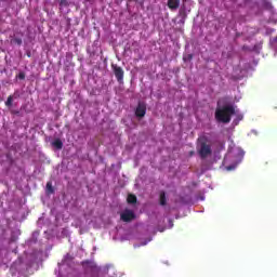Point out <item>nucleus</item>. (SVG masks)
I'll return each mask as SVG.
<instances>
[{
	"mask_svg": "<svg viewBox=\"0 0 277 277\" xmlns=\"http://www.w3.org/2000/svg\"><path fill=\"white\" fill-rule=\"evenodd\" d=\"M192 60H194V54H188L184 57V62H192Z\"/></svg>",
	"mask_w": 277,
	"mask_h": 277,
	"instance_id": "nucleus-16",
	"label": "nucleus"
},
{
	"mask_svg": "<svg viewBox=\"0 0 277 277\" xmlns=\"http://www.w3.org/2000/svg\"><path fill=\"white\" fill-rule=\"evenodd\" d=\"M120 220H122V222H133V220H135V212L132 210H124L120 214Z\"/></svg>",
	"mask_w": 277,
	"mask_h": 277,
	"instance_id": "nucleus-4",
	"label": "nucleus"
},
{
	"mask_svg": "<svg viewBox=\"0 0 277 277\" xmlns=\"http://www.w3.org/2000/svg\"><path fill=\"white\" fill-rule=\"evenodd\" d=\"M14 102V96L13 95H9L6 101H5V106L6 107H12V103Z\"/></svg>",
	"mask_w": 277,
	"mask_h": 277,
	"instance_id": "nucleus-12",
	"label": "nucleus"
},
{
	"mask_svg": "<svg viewBox=\"0 0 277 277\" xmlns=\"http://www.w3.org/2000/svg\"><path fill=\"white\" fill-rule=\"evenodd\" d=\"M127 202L129 205H135L137 202V197L133 194L128 195Z\"/></svg>",
	"mask_w": 277,
	"mask_h": 277,
	"instance_id": "nucleus-9",
	"label": "nucleus"
},
{
	"mask_svg": "<svg viewBox=\"0 0 277 277\" xmlns=\"http://www.w3.org/2000/svg\"><path fill=\"white\" fill-rule=\"evenodd\" d=\"M111 69L118 83H122L124 81V69L117 64H111Z\"/></svg>",
	"mask_w": 277,
	"mask_h": 277,
	"instance_id": "nucleus-3",
	"label": "nucleus"
},
{
	"mask_svg": "<svg viewBox=\"0 0 277 277\" xmlns=\"http://www.w3.org/2000/svg\"><path fill=\"white\" fill-rule=\"evenodd\" d=\"M197 153L201 159H207V157L213 154V150L211 149V145L207 144V141H201L197 146Z\"/></svg>",
	"mask_w": 277,
	"mask_h": 277,
	"instance_id": "nucleus-2",
	"label": "nucleus"
},
{
	"mask_svg": "<svg viewBox=\"0 0 277 277\" xmlns=\"http://www.w3.org/2000/svg\"><path fill=\"white\" fill-rule=\"evenodd\" d=\"M17 79H19L21 81L25 80V72L21 71V72L17 75Z\"/></svg>",
	"mask_w": 277,
	"mask_h": 277,
	"instance_id": "nucleus-17",
	"label": "nucleus"
},
{
	"mask_svg": "<svg viewBox=\"0 0 277 277\" xmlns=\"http://www.w3.org/2000/svg\"><path fill=\"white\" fill-rule=\"evenodd\" d=\"M60 6L61 8H68V0H61L60 1Z\"/></svg>",
	"mask_w": 277,
	"mask_h": 277,
	"instance_id": "nucleus-14",
	"label": "nucleus"
},
{
	"mask_svg": "<svg viewBox=\"0 0 277 277\" xmlns=\"http://www.w3.org/2000/svg\"><path fill=\"white\" fill-rule=\"evenodd\" d=\"M235 168H237V164L227 166V167H226V170H227L228 172H230V170H235Z\"/></svg>",
	"mask_w": 277,
	"mask_h": 277,
	"instance_id": "nucleus-19",
	"label": "nucleus"
},
{
	"mask_svg": "<svg viewBox=\"0 0 277 277\" xmlns=\"http://www.w3.org/2000/svg\"><path fill=\"white\" fill-rule=\"evenodd\" d=\"M167 5L169 10H179L181 6V0H168Z\"/></svg>",
	"mask_w": 277,
	"mask_h": 277,
	"instance_id": "nucleus-6",
	"label": "nucleus"
},
{
	"mask_svg": "<svg viewBox=\"0 0 277 277\" xmlns=\"http://www.w3.org/2000/svg\"><path fill=\"white\" fill-rule=\"evenodd\" d=\"M136 118H144L146 116V104L138 103L135 109Z\"/></svg>",
	"mask_w": 277,
	"mask_h": 277,
	"instance_id": "nucleus-5",
	"label": "nucleus"
},
{
	"mask_svg": "<svg viewBox=\"0 0 277 277\" xmlns=\"http://www.w3.org/2000/svg\"><path fill=\"white\" fill-rule=\"evenodd\" d=\"M45 187H47L48 194H55V188H53L52 182H48Z\"/></svg>",
	"mask_w": 277,
	"mask_h": 277,
	"instance_id": "nucleus-11",
	"label": "nucleus"
},
{
	"mask_svg": "<svg viewBox=\"0 0 277 277\" xmlns=\"http://www.w3.org/2000/svg\"><path fill=\"white\" fill-rule=\"evenodd\" d=\"M159 202L161 207H166V205H168V199L166 198V192L160 193Z\"/></svg>",
	"mask_w": 277,
	"mask_h": 277,
	"instance_id": "nucleus-8",
	"label": "nucleus"
},
{
	"mask_svg": "<svg viewBox=\"0 0 277 277\" xmlns=\"http://www.w3.org/2000/svg\"><path fill=\"white\" fill-rule=\"evenodd\" d=\"M11 114H12L13 116H23V114H21V110H14V109H12V110H11Z\"/></svg>",
	"mask_w": 277,
	"mask_h": 277,
	"instance_id": "nucleus-18",
	"label": "nucleus"
},
{
	"mask_svg": "<svg viewBox=\"0 0 277 277\" xmlns=\"http://www.w3.org/2000/svg\"><path fill=\"white\" fill-rule=\"evenodd\" d=\"M180 16L183 18L182 23H185V18H187V13L185 10H180Z\"/></svg>",
	"mask_w": 277,
	"mask_h": 277,
	"instance_id": "nucleus-13",
	"label": "nucleus"
},
{
	"mask_svg": "<svg viewBox=\"0 0 277 277\" xmlns=\"http://www.w3.org/2000/svg\"><path fill=\"white\" fill-rule=\"evenodd\" d=\"M237 155H238V158H239V159H243L245 153L242 151L241 148H238V149H237Z\"/></svg>",
	"mask_w": 277,
	"mask_h": 277,
	"instance_id": "nucleus-15",
	"label": "nucleus"
},
{
	"mask_svg": "<svg viewBox=\"0 0 277 277\" xmlns=\"http://www.w3.org/2000/svg\"><path fill=\"white\" fill-rule=\"evenodd\" d=\"M190 155H194V151H190Z\"/></svg>",
	"mask_w": 277,
	"mask_h": 277,
	"instance_id": "nucleus-22",
	"label": "nucleus"
},
{
	"mask_svg": "<svg viewBox=\"0 0 277 277\" xmlns=\"http://www.w3.org/2000/svg\"><path fill=\"white\" fill-rule=\"evenodd\" d=\"M27 55H28V57H31V54H30V53H28Z\"/></svg>",
	"mask_w": 277,
	"mask_h": 277,
	"instance_id": "nucleus-20",
	"label": "nucleus"
},
{
	"mask_svg": "<svg viewBox=\"0 0 277 277\" xmlns=\"http://www.w3.org/2000/svg\"><path fill=\"white\" fill-rule=\"evenodd\" d=\"M52 146H54V148H57V150H62V148H64V143L62 142V140L56 138L53 141Z\"/></svg>",
	"mask_w": 277,
	"mask_h": 277,
	"instance_id": "nucleus-7",
	"label": "nucleus"
},
{
	"mask_svg": "<svg viewBox=\"0 0 277 277\" xmlns=\"http://www.w3.org/2000/svg\"><path fill=\"white\" fill-rule=\"evenodd\" d=\"M128 1H137V0H128Z\"/></svg>",
	"mask_w": 277,
	"mask_h": 277,
	"instance_id": "nucleus-21",
	"label": "nucleus"
},
{
	"mask_svg": "<svg viewBox=\"0 0 277 277\" xmlns=\"http://www.w3.org/2000/svg\"><path fill=\"white\" fill-rule=\"evenodd\" d=\"M233 116H235V106L224 105L221 108H216L214 117L217 122H223V124H228Z\"/></svg>",
	"mask_w": 277,
	"mask_h": 277,
	"instance_id": "nucleus-1",
	"label": "nucleus"
},
{
	"mask_svg": "<svg viewBox=\"0 0 277 277\" xmlns=\"http://www.w3.org/2000/svg\"><path fill=\"white\" fill-rule=\"evenodd\" d=\"M11 44H17V47H21L23 44V39L18 37L12 38Z\"/></svg>",
	"mask_w": 277,
	"mask_h": 277,
	"instance_id": "nucleus-10",
	"label": "nucleus"
}]
</instances>
